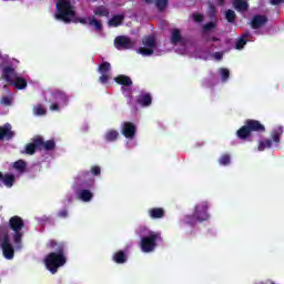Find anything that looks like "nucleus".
Instances as JSON below:
<instances>
[{
  "label": "nucleus",
  "instance_id": "864d4df0",
  "mask_svg": "<svg viewBox=\"0 0 284 284\" xmlns=\"http://www.w3.org/2000/svg\"><path fill=\"white\" fill-rule=\"evenodd\" d=\"M206 41H212V42L216 43V41H220V39L216 37H212V38H207Z\"/></svg>",
  "mask_w": 284,
  "mask_h": 284
},
{
  "label": "nucleus",
  "instance_id": "423d86ee",
  "mask_svg": "<svg viewBox=\"0 0 284 284\" xmlns=\"http://www.w3.org/2000/svg\"><path fill=\"white\" fill-rule=\"evenodd\" d=\"M2 236L1 242V250L4 258L7 261H12L14 258V246L10 244V232L8 231V227L0 226V241Z\"/></svg>",
  "mask_w": 284,
  "mask_h": 284
},
{
  "label": "nucleus",
  "instance_id": "a18cd8bd",
  "mask_svg": "<svg viewBox=\"0 0 284 284\" xmlns=\"http://www.w3.org/2000/svg\"><path fill=\"white\" fill-rule=\"evenodd\" d=\"M50 110L51 112H61V106H59V103H52Z\"/></svg>",
  "mask_w": 284,
  "mask_h": 284
},
{
  "label": "nucleus",
  "instance_id": "8fccbe9b",
  "mask_svg": "<svg viewBox=\"0 0 284 284\" xmlns=\"http://www.w3.org/2000/svg\"><path fill=\"white\" fill-rule=\"evenodd\" d=\"M2 103H3L4 105H10V104L12 103V101L10 100V98L3 97V98H2Z\"/></svg>",
  "mask_w": 284,
  "mask_h": 284
},
{
  "label": "nucleus",
  "instance_id": "f3484780",
  "mask_svg": "<svg viewBox=\"0 0 284 284\" xmlns=\"http://www.w3.org/2000/svg\"><path fill=\"white\" fill-rule=\"evenodd\" d=\"M2 77L7 81V83L12 84L14 79L17 78V73H14V68L4 67L2 70Z\"/></svg>",
  "mask_w": 284,
  "mask_h": 284
},
{
  "label": "nucleus",
  "instance_id": "f257e3e1",
  "mask_svg": "<svg viewBox=\"0 0 284 284\" xmlns=\"http://www.w3.org/2000/svg\"><path fill=\"white\" fill-rule=\"evenodd\" d=\"M49 247L53 250V252L45 256L44 265L51 274H57L59 267H63V265L68 263V257H65V243L50 240Z\"/></svg>",
  "mask_w": 284,
  "mask_h": 284
},
{
  "label": "nucleus",
  "instance_id": "79ce46f5",
  "mask_svg": "<svg viewBox=\"0 0 284 284\" xmlns=\"http://www.w3.org/2000/svg\"><path fill=\"white\" fill-rule=\"evenodd\" d=\"M91 174H93V176H99L101 174V166H99V165L92 166Z\"/></svg>",
  "mask_w": 284,
  "mask_h": 284
},
{
  "label": "nucleus",
  "instance_id": "e433bc0d",
  "mask_svg": "<svg viewBox=\"0 0 284 284\" xmlns=\"http://www.w3.org/2000/svg\"><path fill=\"white\" fill-rule=\"evenodd\" d=\"M168 0H155V6L160 12H163L168 8Z\"/></svg>",
  "mask_w": 284,
  "mask_h": 284
},
{
  "label": "nucleus",
  "instance_id": "c9c22d12",
  "mask_svg": "<svg viewBox=\"0 0 284 284\" xmlns=\"http://www.w3.org/2000/svg\"><path fill=\"white\" fill-rule=\"evenodd\" d=\"M89 26H93L95 30H98V32H101V30H103V24L101 23V21L97 20L95 18H92L91 20H89Z\"/></svg>",
  "mask_w": 284,
  "mask_h": 284
},
{
  "label": "nucleus",
  "instance_id": "c03bdc74",
  "mask_svg": "<svg viewBox=\"0 0 284 284\" xmlns=\"http://www.w3.org/2000/svg\"><path fill=\"white\" fill-rule=\"evenodd\" d=\"M102 75L99 78L100 83H108L110 81V75L108 73H101Z\"/></svg>",
  "mask_w": 284,
  "mask_h": 284
},
{
  "label": "nucleus",
  "instance_id": "a19ab883",
  "mask_svg": "<svg viewBox=\"0 0 284 284\" xmlns=\"http://www.w3.org/2000/svg\"><path fill=\"white\" fill-rule=\"evenodd\" d=\"M214 28H216V23L214 22H207L203 26L204 32H210V30H214Z\"/></svg>",
  "mask_w": 284,
  "mask_h": 284
},
{
  "label": "nucleus",
  "instance_id": "393cba45",
  "mask_svg": "<svg viewBox=\"0 0 284 284\" xmlns=\"http://www.w3.org/2000/svg\"><path fill=\"white\" fill-rule=\"evenodd\" d=\"M95 17H110V9L105 6H99L94 9Z\"/></svg>",
  "mask_w": 284,
  "mask_h": 284
},
{
  "label": "nucleus",
  "instance_id": "3c124183",
  "mask_svg": "<svg viewBox=\"0 0 284 284\" xmlns=\"http://www.w3.org/2000/svg\"><path fill=\"white\" fill-rule=\"evenodd\" d=\"M281 3H284V0H271V6H281Z\"/></svg>",
  "mask_w": 284,
  "mask_h": 284
},
{
  "label": "nucleus",
  "instance_id": "412c9836",
  "mask_svg": "<svg viewBox=\"0 0 284 284\" xmlns=\"http://www.w3.org/2000/svg\"><path fill=\"white\" fill-rule=\"evenodd\" d=\"M112 258L118 265H123V263H128V254H125L124 251L115 252Z\"/></svg>",
  "mask_w": 284,
  "mask_h": 284
},
{
  "label": "nucleus",
  "instance_id": "f8f14e48",
  "mask_svg": "<svg viewBox=\"0 0 284 284\" xmlns=\"http://www.w3.org/2000/svg\"><path fill=\"white\" fill-rule=\"evenodd\" d=\"M267 21H268L267 16L255 14L251 20V28L253 30H258V28H263V26H265Z\"/></svg>",
  "mask_w": 284,
  "mask_h": 284
},
{
  "label": "nucleus",
  "instance_id": "5fc2aeb1",
  "mask_svg": "<svg viewBox=\"0 0 284 284\" xmlns=\"http://www.w3.org/2000/svg\"><path fill=\"white\" fill-rule=\"evenodd\" d=\"M216 6H220V7L225 6V0H216Z\"/></svg>",
  "mask_w": 284,
  "mask_h": 284
},
{
  "label": "nucleus",
  "instance_id": "a878e982",
  "mask_svg": "<svg viewBox=\"0 0 284 284\" xmlns=\"http://www.w3.org/2000/svg\"><path fill=\"white\" fill-rule=\"evenodd\" d=\"M11 85H14L17 90H26V88H28V81L23 78L17 77Z\"/></svg>",
  "mask_w": 284,
  "mask_h": 284
},
{
  "label": "nucleus",
  "instance_id": "6e6552de",
  "mask_svg": "<svg viewBox=\"0 0 284 284\" xmlns=\"http://www.w3.org/2000/svg\"><path fill=\"white\" fill-rule=\"evenodd\" d=\"M142 45L144 47L138 49L139 54H142V57H152L156 48V38L154 36H145L142 39Z\"/></svg>",
  "mask_w": 284,
  "mask_h": 284
},
{
  "label": "nucleus",
  "instance_id": "49530a36",
  "mask_svg": "<svg viewBox=\"0 0 284 284\" xmlns=\"http://www.w3.org/2000/svg\"><path fill=\"white\" fill-rule=\"evenodd\" d=\"M90 21H92V18H79V23H82V26L90 24Z\"/></svg>",
  "mask_w": 284,
  "mask_h": 284
},
{
  "label": "nucleus",
  "instance_id": "58836bf2",
  "mask_svg": "<svg viewBox=\"0 0 284 284\" xmlns=\"http://www.w3.org/2000/svg\"><path fill=\"white\" fill-rule=\"evenodd\" d=\"M220 74L222 77V81H227L230 79V70L225 68H220Z\"/></svg>",
  "mask_w": 284,
  "mask_h": 284
},
{
  "label": "nucleus",
  "instance_id": "b1692460",
  "mask_svg": "<svg viewBox=\"0 0 284 284\" xmlns=\"http://www.w3.org/2000/svg\"><path fill=\"white\" fill-rule=\"evenodd\" d=\"M250 37V32H245L241 38L235 42V50H243L247 44V38Z\"/></svg>",
  "mask_w": 284,
  "mask_h": 284
},
{
  "label": "nucleus",
  "instance_id": "aec40b11",
  "mask_svg": "<svg viewBox=\"0 0 284 284\" xmlns=\"http://www.w3.org/2000/svg\"><path fill=\"white\" fill-rule=\"evenodd\" d=\"M53 98L55 101H58V103H62V105H68V101H70V98L68 97V94H65V92L61 90L54 91Z\"/></svg>",
  "mask_w": 284,
  "mask_h": 284
},
{
  "label": "nucleus",
  "instance_id": "20e7f679",
  "mask_svg": "<svg viewBox=\"0 0 284 284\" xmlns=\"http://www.w3.org/2000/svg\"><path fill=\"white\" fill-rule=\"evenodd\" d=\"M209 219L207 202H202L194 206L192 215H185V224L194 226L196 223H203V221H207Z\"/></svg>",
  "mask_w": 284,
  "mask_h": 284
},
{
  "label": "nucleus",
  "instance_id": "0eeeda50",
  "mask_svg": "<svg viewBox=\"0 0 284 284\" xmlns=\"http://www.w3.org/2000/svg\"><path fill=\"white\" fill-rule=\"evenodd\" d=\"M158 241H163L161 237V233L151 231L148 236L141 239V250L145 254H150V252H154L156 250Z\"/></svg>",
  "mask_w": 284,
  "mask_h": 284
},
{
  "label": "nucleus",
  "instance_id": "09e8293b",
  "mask_svg": "<svg viewBox=\"0 0 284 284\" xmlns=\"http://www.w3.org/2000/svg\"><path fill=\"white\" fill-rule=\"evenodd\" d=\"M213 57H214V59H215L216 61H221V60L223 59V53H221V52H215V53L213 54Z\"/></svg>",
  "mask_w": 284,
  "mask_h": 284
},
{
  "label": "nucleus",
  "instance_id": "6ab92c4d",
  "mask_svg": "<svg viewBox=\"0 0 284 284\" xmlns=\"http://www.w3.org/2000/svg\"><path fill=\"white\" fill-rule=\"evenodd\" d=\"M123 21H125V14H115L108 21L109 28H119V26L123 24Z\"/></svg>",
  "mask_w": 284,
  "mask_h": 284
},
{
  "label": "nucleus",
  "instance_id": "c85d7f7f",
  "mask_svg": "<svg viewBox=\"0 0 284 284\" xmlns=\"http://www.w3.org/2000/svg\"><path fill=\"white\" fill-rule=\"evenodd\" d=\"M105 141L112 143V141H116L119 139V131L109 130L104 135Z\"/></svg>",
  "mask_w": 284,
  "mask_h": 284
},
{
  "label": "nucleus",
  "instance_id": "bb28decb",
  "mask_svg": "<svg viewBox=\"0 0 284 284\" xmlns=\"http://www.w3.org/2000/svg\"><path fill=\"white\" fill-rule=\"evenodd\" d=\"M94 196V194H92V192H90V190L84 189L79 193V199L81 201H83L84 203H90V201H92V197Z\"/></svg>",
  "mask_w": 284,
  "mask_h": 284
},
{
  "label": "nucleus",
  "instance_id": "cd10ccee",
  "mask_svg": "<svg viewBox=\"0 0 284 284\" xmlns=\"http://www.w3.org/2000/svg\"><path fill=\"white\" fill-rule=\"evenodd\" d=\"M57 148V142L54 140H48L47 142L42 138V144L41 150H45L47 152H50Z\"/></svg>",
  "mask_w": 284,
  "mask_h": 284
},
{
  "label": "nucleus",
  "instance_id": "2eb2a0df",
  "mask_svg": "<svg viewBox=\"0 0 284 284\" xmlns=\"http://www.w3.org/2000/svg\"><path fill=\"white\" fill-rule=\"evenodd\" d=\"M115 83H118V85H122L121 90L125 91V88H131L132 85V79L128 75L124 74H120L118 77L114 78Z\"/></svg>",
  "mask_w": 284,
  "mask_h": 284
},
{
  "label": "nucleus",
  "instance_id": "2f4dec72",
  "mask_svg": "<svg viewBox=\"0 0 284 284\" xmlns=\"http://www.w3.org/2000/svg\"><path fill=\"white\" fill-rule=\"evenodd\" d=\"M110 70H112L110 62H103L99 65L98 72H100V74H108Z\"/></svg>",
  "mask_w": 284,
  "mask_h": 284
},
{
  "label": "nucleus",
  "instance_id": "4be33fe9",
  "mask_svg": "<svg viewBox=\"0 0 284 284\" xmlns=\"http://www.w3.org/2000/svg\"><path fill=\"white\" fill-rule=\"evenodd\" d=\"M17 181V178L12 173L2 174V183L6 187H12Z\"/></svg>",
  "mask_w": 284,
  "mask_h": 284
},
{
  "label": "nucleus",
  "instance_id": "c756f323",
  "mask_svg": "<svg viewBox=\"0 0 284 284\" xmlns=\"http://www.w3.org/2000/svg\"><path fill=\"white\" fill-rule=\"evenodd\" d=\"M272 148V140L271 139H266L264 141H260L258 145H257V150L258 152H265V150Z\"/></svg>",
  "mask_w": 284,
  "mask_h": 284
},
{
  "label": "nucleus",
  "instance_id": "13d9d810",
  "mask_svg": "<svg viewBox=\"0 0 284 284\" xmlns=\"http://www.w3.org/2000/svg\"><path fill=\"white\" fill-rule=\"evenodd\" d=\"M90 183H94V180H90Z\"/></svg>",
  "mask_w": 284,
  "mask_h": 284
},
{
  "label": "nucleus",
  "instance_id": "37998d69",
  "mask_svg": "<svg viewBox=\"0 0 284 284\" xmlns=\"http://www.w3.org/2000/svg\"><path fill=\"white\" fill-rule=\"evenodd\" d=\"M193 21H195V23L203 22V14H201V13H193Z\"/></svg>",
  "mask_w": 284,
  "mask_h": 284
},
{
  "label": "nucleus",
  "instance_id": "5701e85b",
  "mask_svg": "<svg viewBox=\"0 0 284 284\" xmlns=\"http://www.w3.org/2000/svg\"><path fill=\"white\" fill-rule=\"evenodd\" d=\"M283 126H277L276 129H274L271 133V139L274 143H281V136H283Z\"/></svg>",
  "mask_w": 284,
  "mask_h": 284
},
{
  "label": "nucleus",
  "instance_id": "f704fd0d",
  "mask_svg": "<svg viewBox=\"0 0 284 284\" xmlns=\"http://www.w3.org/2000/svg\"><path fill=\"white\" fill-rule=\"evenodd\" d=\"M220 165H230L232 163V156L230 154L224 153L220 159H219Z\"/></svg>",
  "mask_w": 284,
  "mask_h": 284
},
{
  "label": "nucleus",
  "instance_id": "7ed1b4c3",
  "mask_svg": "<svg viewBox=\"0 0 284 284\" xmlns=\"http://www.w3.org/2000/svg\"><path fill=\"white\" fill-rule=\"evenodd\" d=\"M55 19L58 21H63V23H71L74 17H77V11H74V6L70 0H58Z\"/></svg>",
  "mask_w": 284,
  "mask_h": 284
},
{
  "label": "nucleus",
  "instance_id": "4d7b16f0",
  "mask_svg": "<svg viewBox=\"0 0 284 284\" xmlns=\"http://www.w3.org/2000/svg\"><path fill=\"white\" fill-rule=\"evenodd\" d=\"M3 179V173L0 171V181Z\"/></svg>",
  "mask_w": 284,
  "mask_h": 284
},
{
  "label": "nucleus",
  "instance_id": "ddd939ff",
  "mask_svg": "<svg viewBox=\"0 0 284 284\" xmlns=\"http://www.w3.org/2000/svg\"><path fill=\"white\" fill-rule=\"evenodd\" d=\"M3 139H7V141L14 139V133L12 132V125H10V123L0 126V141H3Z\"/></svg>",
  "mask_w": 284,
  "mask_h": 284
},
{
  "label": "nucleus",
  "instance_id": "473e14b6",
  "mask_svg": "<svg viewBox=\"0 0 284 284\" xmlns=\"http://www.w3.org/2000/svg\"><path fill=\"white\" fill-rule=\"evenodd\" d=\"M225 19L229 23H234V21H236V12H234L232 9L226 10Z\"/></svg>",
  "mask_w": 284,
  "mask_h": 284
},
{
  "label": "nucleus",
  "instance_id": "dca6fc26",
  "mask_svg": "<svg viewBox=\"0 0 284 284\" xmlns=\"http://www.w3.org/2000/svg\"><path fill=\"white\" fill-rule=\"evenodd\" d=\"M148 215L153 221H156L159 219H165V209H163V207H152V209H149Z\"/></svg>",
  "mask_w": 284,
  "mask_h": 284
},
{
  "label": "nucleus",
  "instance_id": "ea45409f",
  "mask_svg": "<svg viewBox=\"0 0 284 284\" xmlns=\"http://www.w3.org/2000/svg\"><path fill=\"white\" fill-rule=\"evenodd\" d=\"M34 114H37L38 116H43V114H45V109L43 108V105L38 104L34 108Z\"/></svg>",
  "mask_w": 284,
  "mask_h": 284
},
{
  "label": "nucleus",
  "instance_id": "1a4fd4ad",
  "mask_svg": "<svg viewBox=\"0 0 284 284\" xmlns=\"http://www.w3.org/2000/svg\"><path fill=\"white\" fill-rule=\"evenodd\" d=\"M116 50H130L134 48V42L128 36H118L114 39Z\"/></svg>",
  "mask_w": 284,
  "mask_h": 284
},
{
  "label": "nucleus",
  "instance_id": "603ef678",
  "mask_svg": "<svg viewBox=\"0 0 284 284\" xmlns=\"http://www.w3.org/2000/svg\"><path fill=\"white\" fill-rule=\"evenodd\" d=\"M90 176V171H83L80 175L81 179H88Z\"/></svg>",
  "mask_w": 284,
  "mask_h": 284
},
{
  "label": "nucleus",
  "instance_id": "de8ad7c7",
  "mask_svg": "<svg viewBox=\"0 0 284 284\" xmlns=\"http://www.w3.org/2000/svg\"><path fill=\"white\" fill-rule=\"evenodd\" d=\"M58 216L59 219H68V210H61L59 213H58Z\"/></svg>",
  "mask_w": 284,
  "mask_h": 284
},
{
  "label": "nucleus",
  "instance_id": "4468645a",
  "mask_svg": "<svg viewBox=\"0 0 284 284\" xmlns=\"http://www.w3.org/2000/svg\"><path fill=\"white\" fill-rule=\"evenodd\" d=\"M231 3L236 12H247L250 10L247 0H231Z\"/></svg>",
  "mask_w": 284,
  "mask_h": 284
},
{
  "label": "nucleus",
  "instance_id": "39448f33",
  "mask_svg": "<svg viewBox=\"0 0 284 284\" xmlns=\"http://www.w3.org/2000/svg\"><path fill=\"white\" fill-rule=\"evenodd\" d=\"M9 230L13 232L12 239L16 245H21L23 239V227H26V222L19 215H14L9 219L8 223Z\"/></svg>",
  "mask_w": 284,
  "mask_h": 284
},
{
  "label": "nucleus",
  "instance_id": "9d476101",
  "mask_svg": "<svg viewBox=\"0 0 284 284\" xmlns=\"http://www.w3.org/2000/svg\"><path fill=\"white\" fill-rule=\"evenodd\" d=\"M41 145H43V138L41 135L33 138L32 143L26 145V154L32 155L37 150L41 151Z\"/></svg>",
  "mask_w": 284,
  "mask_h": 284
},
{
  "label": "nucleus",
  "instance_id": "9b49d317",
  "mask_svg": "<svg viewBox=\"0 0 284 284\" xmlns=\"http://www.w3.org/2000/svg\"><path fill=\"white\" fill-rule=\"evenodd\" d=\"M121 132L125 139H134L136 136V125L132 122H123Z\"/></svg>",
  "mask_w": 284,
  "mask_h": 284
},
{
  "label": "nucleus",
  "instance_id": "6e6d98bb",
  "mask_svg": "<svg viewBox=\"0 0 284 284\" xmlns=\"http://www.w3.org/2000/svg\"><path fill=\"white\" fill-rule=\"evenodd\" d=\"M145 3L150 4V3H153V0H144Z\"/></svg>",
  "mask_w": 284,
  "mask_h": 284
},
{
  "label": "nucleus",
  "instance_id": "72a5a7b5",
  "mask_svg": "<svg viewBox=\"0 0 284 284\" xmlns=\"http://www.w3.org/2000/svg\"><path fill=\"white\" fill-rule=\"evenodd\" d=\"M13 168L14 170H17L18 172H26V168H27V164H26V161L23 160H18L13 163Z\"/></svg>",
  "mask_w": 284,
  "mask_h": 284
},
{
  "label": "nucleus",
  "instance_id": "7c9ffc66",
  "mask_svg": "<svg viewBox=\"0 0 284 284\" xmlns=\"http://www.w3.org/2000/svg\"><path fill=\"white\" fill-rule=\"evenodd\" d=\"M183 39V37L181 36V30L179 29H173L172 30V34H171V42L173 44L180 43V41Z\"/></svg>",
  "mask_w": 284,
  "mask_h": 284
},
{
  "label": "nucleus",
  "instance_id": "a211bd4d",
  "mask_svg": "<svg viewBox=\"0 0 284 284\" xmlns=\"http://www.w3.org/2000/svg\"><path fill=\"white\" fill-rule=\"evenodd\" d=\"M136 103L142 105V108H150L152 105V94L141 93L136 99Z\"/></svg>",
  "mask_w": 284,
  "mask_h": 284
},
{
  "label": "nucleus",
  "instance_id": "4c0bfd02",
  "mask_svg": "<svg viewBox=\"0 0 284 284\" xmlns=\"http://www.w3.org/2000/svg\"><path fill=\"white\" fill-rule=\"evenodd\" d=\"M207 14H209L210 19H214V17H216V7H214L212 2H209Z\"/></svg>",
  "mask_w": 284,
  "mask_h": 284
},
{
  "label": "nucleus",
  "instance_id": "f03ea898",
  "mask_svg": "<svg viewBox=\"0 0 284 284\" xmlns=\"http://www.w3.org/2000/svg\"><path fill=\"white\" fill-rule=\"evenodd\" d=\"M252 132L263 134V132H265V125L258 120L247 119L244 125L236 131V136L241 141H247V139L252 136Z\"/></svg>",
  "mask_w": 284,
  "mask_h": 284
}]
</instances>
